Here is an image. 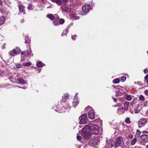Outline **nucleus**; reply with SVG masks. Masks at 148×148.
I'll use <instances>...</instances> for the list:
<instances>
[{"instance_id":"1","label":"nucleus","mask_w":148,"mask_h":148,"mask_svg":"<svg viewBox=\"0 0 148 148\" xmlns=\"http://www.w3.org/2000/svg\"><path fill=\"white\" fill-rule=\"evenodd\" d=\"M81 134L85 139L90 138L92 134L97 135L99 131L98 126L91 123L85 126L82 129Z\"/></svg>"},{"instance_id":"2","label":"nucleus","mask_w":148,"mask_h":148,"mask_svg":"<svg viewBox=\"0 0 148 148\" xmlns=\"http://www.w3.org/2000/svg\"><path fill=\"white\" fill-rule=\"evenodd\" d=\"M115 145L116 147H118L119 146H121L122 148H126V146L124 144L123 138L121 137L117 138L115 141Z\"/></svg>"},{"instance_id":"3","label":"nucleus","mask_w":148,"mask_h":148,"mask_svg":"<svg viewBox=\"0 0 148 148\" xmlns=\"http://www.w3.org/2000/svg\"><path fill=\"white\" fill-rule=\"evenodd\" d=\"M91 9V7L90 5L88 4L84 5L82 8V12L81 14L82 15H86Z\"/></svg>"},{"instance_id":"4","label":"nucleus","mask_w":148,"mask_h":148,"mask_svg":"<svg viewBox=\"0 0 148 148\" xmlns=\"http://www.w3.org/2000/svg\"><path fill=\"white\" fill-rule=\"evenodd\" d=\"M31 50L27 51H22L21 58V61H23L25 60L29 56L31 55Z\"/></svg>"},{"instance_id":"5","label":"nucleus","mask_w":148,"mask_h":148,"mask_svg":"<svg viewBox=\"0 0 148 148\" xmlns=\"http://www.w3.org/2000/svg\"><path fill=\"white\" fill-rule=\"evenodd\" d=\"M112 86L116 89L115 90L116 92L115 95L116 96H120L122 95L123 91L122 87L119 86H115L114 85H113Z\"/></svg>"},{"instance_id":"6","label":"nucleus","mask_w":148,"mask_h":148,"mask_svg":"<svg viewBox=\"0 0 148 148\" xmlns=\"http://www.w3.org/2000/svg\"><path fill=\"white\" fill-rule=\"evenodd\" d=\"M80 121L79 123L85 124L88 121V119L87 115L85 113L83 114L81 116L79 117Z\"/></svg>"},{"instance_id":"7","label":"nucleus","mask_w":148,"mask_h":148,"mask_svg":"<svg viewBox=\"0 0 148 148\" xmlns=\"http://www.w3.org/2000/svg\"><path fill=\"white\" fill-rule=\"evenodd\" d=\"M147 123V120L146 119L142 118L140 119L138 122L139 127H141L145 125Z\"/></svg>"},{"instance_id":"8","label":"nucleus","mask_w":148,"mask_h":148,"mask_svg":"<svg viewBox=\"0 0 148 148\" xmlns=\"http://www.w3.org/2000/svg\"><path fill=\"white\" fill-rule=\"evenodd\" d=\"M129 102H126L124 103V108H119L118 110H120L123 111V113L125 111H127L128 109V106L129 105Z\"/></svg>"},{"instance_id":"9","label":"nucleus","mask_w":148,"mask_h":148,"mask_svg":"<svg viewBox=\"0 0 148 148\" xmlns=\"http://www.w3.org/2000/svg\"><path fill=\"white\" fill-rule=\"evenodd\" d=\"M51 1L60 5L62 4H65L67 2L66 0H51Z\"/></svg>"},{"instance_id":"10","label":"nucleus","mask_w":148,"mask_h":148,"mask_svg":"<svg viewBox=\"0 0 148 148\" xmlns=\"http://www.w3.org/2000/svg\"><path fill=\"white\" fill-rule=\"evenodd\" d=\"M114 145V141L112 140H110L107 143V145H106L105 147L106 148H111L113 147Z\"/></svg>"},{"instance_id":"11","label":"nucleus","mask_w":148,"mask_h":148,"mask_svg":"<svg viewBox=\"0 0 148 148\" xmlns=\"http://www.w3.org/2000/svg\"><path fill=\"white\" fill-rule=\"evenodd\" d=\"M60 10L63 12H65L68 13L70 11V9L65 5H64L60 8Z\"/></svg>"},{"instance_id":"12","label":"nucleus","mask_w":148,"mask_h":148,"mask_svg":"<svg viewBox=\"0 0 148 148\" xmlns=\"http://www.w3.org/2000/svg\"><path fill=\"white\" fill-rule=\"evenodd\" d=\"M140 138L145 142H148V134H143L140 136Z\"/></svg>"},{"instance_id":"13","label":"nucleus","mask_w":148,"mask_h":148,"mask_svg":"<svg viewBox=\"0 0 148 148\" xmlns=\"http://www.w3.org/2000/svg\"><path fill=\"white\" fill-rule=\"evenodd\" d=\"M99 140L98 139H93L91 140L90 142V144L92 146H94L97 145Z\"/></svg>"},{"instance_id":"14","label":"nucleus","mask_w":148,"mask_h":148,"mask_svg":"<svg viewBox=\"0 0 148 148\" xmlns=\"http://www.w3.org/2000/svg\"><path fill=\"white\" fill-rule=\"evenodd\" d=\"M89 117L91 119H93L94 118L95 113L93 112V110H90L88 112Z\"/></svg>"},{"instance_id":"15","label":"nucleus","mask_w":148,"mask_h":148,"mask_svg":"<svg viewBox=\"0 0 148 148\" xmlns=\"http://www.w3.org/2000/svg\"><path fill=\"white\" fill-rule=\"evenodd\" d=\"M14 49H13L12 50H11L9 52V54L11 56L14 57L15 56L17 55L15 53V51H14Z\"/></svg>"},{"instance_id":"16","label":"nucleus","mask_w":148,"mask_h":148,"mask_svg":"<svg viewBox=\"0 0 148 148\" xmlns=\"http://www.w3.org/2000/svg\"><path fill=\"white\" fill-rule=\"evenodd\" d=\"M19 11L21 13H22L24 11V7L22 4H20L19 5Z\"/></svg>"},{"instance_id":"17","label":"nucleus","mask_w":148,"mask_h":148,"mask_svg":"<svg viewBox=\"0 0 148 148\" xmlns=\"http://www.w3.org/2000/svg\"><path fill=\"white\" fill-rule=\"evenodd\" d=\"M13 49H14V51H15V53L16 55L19 54V53L21 51L20 49L18 47H16L15 48H14Z\"/></svg>"},{"instance_id":"18","label":"nucleus","mask_w":148,"mask_h":148,"mask_svg":"<svg viewBox=\"0 0 148 148\" xmlns=\"http://www.w3.org/2000/svg\"><path fill=\"white\" fill-rule=\"evenodd\" d=\"M29 36H25V43L26 44H28L29 42H30V40Z\"/></svg>"},{"instance_id":"19","label":"nucleus","mask_w":148,"mask_h":148,"mask_svg":"<svg viewBox=\"0 0 148 148\" xmlns=\"http://www.w3.org/2000/svg\"><path fill=\"white\" fill-rule=\"evenodd\" d=\"M17 80L20 84H26L25 82L23 79L19 78L17 79Z\"/></svg>"},{"instance_id":"20","label":"nucleus","mask_w":148,"mask_h":148,"mask_svg":"<svg viewBox=\"0 0 148 148\" xmlns=\"http://www.w3.org/2000/svg\"><path fill=\"white\" fill-rule=\"evenodd\" d=\"M132 97L133 96L132 95L127 94L126 96V99L127 101H130L132 100Z\"/></svg>"},{"instance_id":"21","label":"nucleus","mask_w":148,"mask_h":148,"mask_svg":"<svg viewBox=\"0 0 148 148\" xmlns=\"http://www.w3.org/2000/svg\"><path fill=\"white\" fill-rule=\"evenodd\" d=\"M5 21V19L3 17L0 18V26L2 25Z\"/></svg>"},{"instance_id":"22","label":"nucleus","mask_w":148,"mask_h":148,"mask_svg":"<svg viewBox=\"0 0 148 148\" xmlns=\"http://www.w3.org/2000/svg\"><path fill=\"white\" fill-rule=\"evenodd\" d=\"M44 64H43L41 61L37 62L36 63L37 66L39 67H42L43 66Z\"/></svg>"},{"instance_id":"23","label":"nucleus","mask_w":148,"mask_h":148,"mask_svg":"<svg viewBox=\"0 0 148 148\" xmlns=\"http://www.w3.org/2000/svg\"><path fill=\"white\" fill-rule=\"evenodd\" d=\"M68 33V29H66L65 30H64L63 32H62L61 35L64 36V35H66Z\"/></svg>"},{"instance_id":"24","label":"nucleus","mask_w":148,"mask_h":148,"mask_svg":"<svg viewBox=\"0 0 148 148\" xmlns=\"http://www.w3.org/2000/svg\"><path fill=\"white\" fill-rule=\"evenodd\" d=\"M141 134V132L139 130H137V133L135 135V137H138L140 136V134Z\"/></svg>"},{"instance_id":"25","label":"nucleus","mask_w":148,"mask_h":148,"mask_svg":"<svg viewBox=\"0 0 148 148\" xmlns=\"http://www.w3.org/2000/svg\"><path fill=\"white\" fill-rule=\"evenodd\" d=\"M27 8L30 10H32L33 9L32 5V3H29V4L28 6L27 7Z\"/></svg>"},{"instance_id":"26","label":"nucleus","mask_w":148,"mask_h":148,"mask_svg":"<svg viewBox=\"0 0 148 148\" xmlns=\"http://www.w3.org/2000/svg\"><path fill=\"white\" fill-rule=\"evenodd\" d=\"M62 97L63 98L62 100L61 101H62L63 99H68L69 97V95L68 94H66L64 95L63 96H62Z\"/></svg>"},{"instance_id":"27","label":"nucleus","mask_w":148,"mask_h":148,"mask_svg":"<svg viewBox=\"0 0 148 148\" xmlns=\"http://www.w3.org/2000/svg\"><path fill=\"white\" fill-rule=\"evenodd\" d=\"M113 82L114 84H117L120 82V80L118 78L116 79L113 80Z\"/></svg>"},{"instance_id":"28","label":"nucleus","mask_w":148,"mask_h":148,"mask_svg":"<svg viewBox=\"0 0 148 148\" xmlns=\"http://www.w3.org/2000/svg\"><path fill=\"white\" fill-rule=\"evenodd\" d=\"M48 17L51 20H53L54 19V15L50 14L49 15Z\"/></svg>"},{"instance_id":"29","label":"nucleus","mask_w":148,"mask_h":148,"mask_svg":"<svg viewBox=\"0 0 148 148\" xmlns=\"http://www.w3.org/2000/svg\"><path fill=\"white\" fill-rule=\"evenodd\" d=\"M58 22L59 24H62L64 23L65 20L61 18L60 19Z\"/></svg>"},{"instance_id":"30","label":"nucleus","mask_w":148,"mask_h":148,"mask_svg":"<svg viewBox=\"0 0 148 148\" xmlns=\"http://www.w3.org/2000/svg\"><path fill=\"white\" fill-rule=\"evenodd\" d=\"M60 19L59 16L57 14L54 15V19L56 21Z\"/></svg>"},{"instance_id":"31","label":"nucleus","mask_w":148,"mask_h":148,"mask_svg":"<svg viewBox=\"0 0 148 148\" xmlns=\"http://www.w3.org/2000/svg\"><path fill=\"white\" fill-rule=\"evenodd\" d=\"M23 65L25 66H29L31 64V63L30 62H28L26 63H24L23 64Z\"/></svg>"},{"instance_id":"32","label":"nucleus","mask_w":148,"mask_h":148,"mask_svg":"<svg viewBox=\"0 0 148 148\" xmlns=\"http://www.w3.org/2000/svg\"><path fill=\"white\" fill-rule=\"evenodd\" d=\"M125 122L127 124H129L130 123V121L129 117H127L125 120Z\"/></svg>"},{"instance_id":"33","label":"nucleus","mask_w":148,"mask_h":148,"mask_svg":"<svg viewBox=\"0 0 148 148\" xmlns=\"http://www.w3.org/2000/svg\"><path fill=\"white\" fill-rule=\"evenodd\" d=\"M136 138H134L131 142L132 145H134L136 143Z\"/></svg>"},{"instance_id":"34","label":"nucleus","mask_w":148,"mask_h":148,"mask_svg":"<svg viewBox=\"0 0 148 148\" xmlns=\"http://www.w3.org/2000/svg\"><path fill=\"white\" fill-rule=\"evenodd\" d=\"M75 101L73 103V105L74 107H75L78 105V103L77 101Z\"/></svg>"},{"instance_id":"35","label":"nucleus","mask_w":148,"mask_h":148,"mask_svg":"<svg viewBox=\"0 0 148 148\" xmlns=\"http://www.w3.org/2000/svg\"><path fill=\"white\" fill-rule=\"evenodd\" d=\"M139 99L142 101H143L145 99L144 97L142 95H140L139 97Z\"/></svg>"},{"instance_id":"36","label":"nucleus","mask_w":148,"mask_h":148,"mask_svg":"<svg viewBox=\"0 0 148 148\" xmlns=\"http://www.w3.org/2000/svg\"><path fill=\"white\" fill-rule=\"evenodd\" d=\"M73 18L75 20H77L79 19V17L77 16L76 15H73Z\"/></svg>"},{"instance_id":"37","label":"nucleus","mask_w":148,"mask_h":148,"mask_svg":"<svg viewBox=\"0 0 148 148\" xmlns=\"http://www.w3.org/2000/svg\"><path fill=\"white\" fill-rule=\"evenodd\" d=\"M126 77L124 76H122L121 78V81L122 82H124L126 80Z\"/></svg>"},{"instance_id":"38","label":"nucleus","mask_w":148,"mask_h":148,"mask_svg":"<svg viewBox=\"0 0 148 148\" xmlns=\"http://www.w3.org/2000/svg\"><path fill=\"white\" fill-rule=\"evenodd\" d=\"M57 21H56L55 20L53 21L54 24L56 26L59 25V22Z\"/></svg>"},{"instance_id":"39","label":"nucleus","mask_w":148,"mask_h":148,"mask_svg":"<svg viewBox=\"0 0 148 148\" xmlns=\"http://www.w3.org/2000/svg\"><path fill=\"white\" fill-rule=\"evenodd\" d=\"M77 139L79 141H80L82 140V138L79 135H77Z\"/></svg>"},{"instance_id":"40","label":"nucleus","mask_w":148,"mask_h":148,"mask_svg":"<svg viewBox=\"0 0 148 148\" xmlns=\"http://www.w3.org/2000/svg\"><path fill=\"white\" fill-rule=\"evenodd\" d=\"M134 113L136 114L140 112V110L138 109H134Z\"/></svg>"},{"instance_id":"41","label":"nucleus","mask_w":148,"mask_h":148,"mask_svg":"<svg viewBox=\"0 0 148 148\" xmlns=\"http://www.w3.org/2000/svg\"><path fill=\"white\" fill-rule=\"evenodd\" d=\"M77 94L78 93H77L75 95V96L74 97V101H77V99H76L77 97Z\"/></svg>"},{"instance_id":"42","label":"nucleus","mask_w":148,"mask_h":148,"mask_svg":"<svg viewBox=\"0 0 148 148\" xmlns=\"http://www.w3.org/2000/svg\"><path fill=\"white\" fill-rule=\"evenodd\" d=\"M16 67L18 68H21L22 66V65L20 64H18L16 65Z\"/></svg>"},{"instance_id":"43","label":"nucleus","mask_w":148,"mask_h":148,"mask_svg":"<svg viewBox=\"0 0 148 148\" xmlns=\"http://www.w3.org/2000/svg\"><path fill=\"white\" fill-rule=\"evenodd\" d=\"M144 72L145 74L148 73V70L147 69H145L144 70Z\"/></svg>"},{"instance_id":"44","label":"nucleus","mask_w":148,"mask_h":148,"mask_svg":"<svg viewBox=\"0 0 148 148\" xmlns=\"http://www.w3.org/2000/svg\"><path fill=\"white\" fill-rule=\"evenodd\" d=\"M144 93L146 95L148 96V90H146L145 91Z\"/></svg>"},{"instance_id":"45","label":"nucleus","mask_w":148,"mask_h":148,"mask_svg":"<svg viewBox=\"0 0 148 148\" xmlns=\"http://www.w3.org/2000/svg\"><path fill=\"white\" fill-rule=\"evenodd\" d=\"M129 138L132 139L133 138V136L132 134H129L128 136Z\"/></svg>"},{"instance_id":"46","label":"nucleus","mask_w":148,"mask_h":148,"mask_svg":"<svg viewBox=\"0 0 148 148\" xmlns=\"http://www.w3.org/2000/svg\"><path fill=\"white\" fill-rule=\"evenodd\" d=\"M142 132L144 134H148V132L147 131H143Z\"/></svg>"},{"instance_id":"47","label":"nucleus","mask_w":148,"mask_h":148,"mask_svg":"<svg viewBox=\"0 0 148 148\" xmlns=\"http://www.w3.org/2000/svg\"><path fill=\"white\" fill-rule=\"evenodd\" d=\"M147 79H148V74L146 75L145 77V79L146 80Z\"/></svg>"},{"instance_id":"48","label":"nucleus","mask_w":148,"mask_h":148,"mask_svg":"<svg viewBox=\"0 0 148 148\" xmlns=\"http://www.w3.org/2000/svg\"><path fill=\"white\" fill-rule=\"evenodd\" d=\"M112 98L114 102H117V100L115 98L113 97H112Z\"/></svg>"},{"instance_id":"49","label":"nucleus","mask_w":148,"mask_h":148,"mask_svg":"<svg viewBox=\"0 0 148 148\" xmlns=\"http://www.w3.org/2000/svg\"><path fill=\"white\" fill-rule=\"evenodd\" d=\"M75 36H76V35H75L73 36H72V37H71L72 39L74 40H75V38H73V37H75Z\"/></svg>"},{"instance_id":"50","label":"nucleus","mask_w":148,"mask_h":148,"mask_svg":"<svg viewBox=\"0 0 148 148\" xmlns=\"http://www.w3.org/2000/svg\"><path fill=\"white\" fill-rule=\"evenodd\" d=\"M132 104V107L133 108V105L135 103V101H134V100H133L132 101V102H131Z\"/></svg>"},{"instance_id":"51","label":"nucleus","mask_w":148,"mask_h":148,"mask_svg":"<svg viewBox=\"0 0 148 148\" xmlns=\"http://www.w3.org/2000/svg\"><path fill=\"white\" fill-rule=\"evenodd\" d=\"M6 45V43L4 44L2 46V48H5V47Z\"/></svg>"},{"instance_id":"52","label":"nucleus","mask_w":148,"mask_h":148,"mask_svg":"<svg viewBox=\"0 0 148 148\" xmlns=\"http://www.w3.org/2000/svg\"><path fill=\"white\" fill-rule=\"evenodd\" d=\"M130 112L133 114V110H132V109H130Z\"/></svg>"},{"instance_id":"53","label":"nucleus","mask_w":148,"mask_h":148,"mask_svg":"<svg viewBox=\"0 0 148 148\" xmlns=\"http://www.w3.org/2000/svg\"><path fill=\"white\" fill-rule=\"evenodd\" d=\"M2 5V1L1 0H0V6Z\"/></svg>"},{"instance_id":"54","label":"nucleus","mask_w":148,"mask_h":148,"mask_svg":"<svg viewBox=\"0 0 148 148\" xmlns=\"http://www.w3.org/2000/svg\"><path fill=\"white\" fill-rule=\"evenodd\" d=\"M133 100H134V101H135H135H136L137 100V98H135Z\"/></svg>"},{"instance_id":"55","label":"nucleus","mask_w":148,"mask_h":148,"mask_svg":"<svg viewBox=\"0 0 148 148\" xmlns=\"http://www.w3.org/2000/svg\"><path fill=\"white\" fill-rule=\"evenodd\" d=\"M88 108H90V106H88V107H87L85 109V110H86L87 109H88Z\"/></svg>"},{"instance_id":"56","label":"nucleus","mask_w":148,"mask_h":148,"mask_svg":"<svg viewBox=\"0 0 148 148\" xmlns=\"http://www.w3.org/2000/svg\"><path fill=\"white\" fill-rule=\"evenodd\" d=\"M146 82H147V83H148V79H147V80H146Z\"/></svg>"},{"instance_id":"57","label":"nucleus","mask_w":148,"mask_h":148,"mask_svg":"<svg viewBox=\"0 0 148 148\" xmlns=\"http://www.w3.org/2000/svg\"><path fill=\"white\" fill-rule=\"evenodd\" d=\"M146 148H148V145H147L146 146Z\"/></svg>"},{"instance_id":"58","label":"nucleus","mask_w":148,"mask_h":148,"mask_svg":"<svg viewBox=\"0 0 148 148\" xmlns=\"http://www.w3.org/2000/svg\"><path fill=\"white\" fill-rule=\"evenodd\" d=\"M23 20H21V22H23Z\"/></svg>"},{"instance_id":"59","label":"nucleus","mask_w":148,"mask_h":148,"mask_svg":"<svg viewBox=\"0 0 148 148\" xmlns=\"http://www.w3.org/2000/svg\"><path fill=\"white\" fill-rule=\"evenodd\" d=\"M136 83L137 84H138L139 83V82H136Z\"/></svg>"},{"instance_id":"60","label":"nucleus","mask_w":148,"mask_h":148,"mask_svg":"<svg viewBox=\"0 0 148 148\" xmlns=\"http://www.w3.org/2000/svg\"><path fill=\"white\" fill-rule=\"evenodd\" d=\"M134 83H135V84H136V82H134Z\"/></svg>"}]
</instances>
